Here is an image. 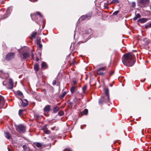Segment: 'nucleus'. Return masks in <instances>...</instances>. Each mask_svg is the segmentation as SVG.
I'll use <instances>...</instances> for the list:
<instances>
[{
	"label": "nucleus",
	"mask_w": 151,
	"mask_h": 151,
	"mask_svg": "<svg viewBox=\"0 0 151 151\" xmlns=\"http://www.w3.org/2000/svg\"><path fill=\"white\" fill-rule=\"evenodd\" d=\"M105 93L106 94L105 95V97L107 98V101H108L109 100V90L108 89L106 88L105 89Z\"/></svg>",
	"instance_id": "nucleus-12"
},
{
	"label": "nucleus",
	"mask_w": 151,
	"mask_h": 151,
	"mask_svg": "<svg viewBox=\"0 0 151 151\" xmlns=\"http://www.w3.org/2000/svg\"><path fill=\"white\" fill-rule=\"evenodd\" d=\"M44 133L45 134H49L50 133V131L48 130H46L44 131Z\"/></svg>",
	"instance_id": "nucleus-39"
},
{
	"label": "nucleus",
	"mask_w": 151,
	"mask_h": 151,
	"mask_svg": "<svg viewBox=\"0 0 151 151\" xmlns=\"http://www.w3.org/2000/svg\"><path fill=\"white\" fill-rule=\"evenodd\" d=\"M59 108L58 106H56L53 109V112L55 113H56L59 110Z\"/></svg>",
	"instance_id": "nucleus-17"
},
{
	"label": "nucleus",
	"mask_w": 151,
	"mask_h": 151,
	"mask_svg": "<svg viewBox=\"0 0 151 151\" xmlns=\"http://www.w3.org/2000/svg\"><path fill=\"white\" fill-rule=\"evenodd\" d=\"M83 34V36L84 37V38L87 39V37L89 36V35L88 34L86 33H81V35Z\"/></svg>",
	"instance_id": "nucleus-24"
},
{
	"label": "nucleus",
	"mask_w": 151,
	"mask_h": 151,
	"mask_svg": "<svg viewBox=\"0 0 151 151\" xmlns=\"http://www.w3.org/2000/svg\"><path fill=\"white\" fill-rule=\"evenodd\" d=\"M132 6L133 8L134 7L136 6L135 3V2H132Z\"/></svg>",
	"instance_id": "nucleus-43"
},
{
	"label": "nucleus",
	"mask_w": 151,
	"mask_h": 151,
	"mask_svg": "<svg viewBox=\"0 0 151 151\" xmlns=\"http://www.w3.org/2000/svg\"><path fill=\"white\" fill-rule=\"evenodd\" d=\"M119 3V1L118 0H113L111 2V4H116L118 3Z\"/></svg>",
	"instance_id": "nucleus-29"
},
{
	"label": "nucleus",
	"mask_w": 151,
	"mask_h": 151,
	"mask_svg": "<svg viewBox=\"0 0 151 151\" xmlns=\"http://www.w3.org/2000/svg\"><path fill=\"white\" fill-rule=\"evenodd\" d=\"M67 93V92L66 91H64L62 93V95L60 96V99H62L65 96Z\"/></svg>",
	"instance_id": "nucleus-20"
},
{
	"label": "nucleus",
	"mask_w": 151,
	"mask_h": 151,
	"mask_svg": "<svg viewBox=\"0 0 151 151\" xmlns=\"http://www.w3.org/2000/svg\"><path fill=\"white\" fill-rule=\"evenodd\" d=\"M5 74L3 73L2 71H0V77H1L2 78H5V77L4 76V75Z\"/></svg>",
	"instance_id": "nucleus-23"
},
{
	"label": "nucleus",
	"mask_w": 151,
	"mask_h": 151,
	"mask_svg": "<svg viewBox=\"0 0 151 151\" xmlns=\"http://www.w3.org/2000/svg\"><path fill=\"white\" fill-rule=\"evenodd\" d=\"M37 34V32H33L31 35V37L32 38H35L36 35Z\"/></svg>",
	"instance_id": "nucleus-22"
},
{
	"label": "nucleus",
	"mask_w": 151,
	"mask_h": 151,
	"mask_svg": "<svg viewBox=\"0 0 151 151\" xmlns=\"http://www.w3.org/2000/svg\"><path fill=\"white\" fill-rule=\"evenodd\" d=\"M92 13H90L86 15H83L81 16L80 18V20H88L90 18Z\"/></svg>",
	"instance_id": "nucleus-6"
},
{
	"label": "nucleus",
	"mask_w": 151,
	"mask_h": 151,
	"mask_svg": "<svg viewBox=\"0 0 151 151\" xmlns=\"http://www.w3.org/2000/svg\"><path fill=\"white\" fill-rule=\"evenodd\" d=\"M64 114V112L63 111H60L58 113V115L60 116H62Z\"/></svg>",
	"instance_id": "nucleus-26"
},
{
	"label": "nucleus",
	"mask_w": 151,
	"mask_h": 151,
	"mask_svg": "<svg viewBox=\"0 0 151 151\" xmlns=\"http://www.w3.org/2000/svg\"><path fill=\"white\" fill-rule=\"evenodd\" d=\"M47 129V125H45L44 127H42V129L44 131Z\"/></svg>",
	"instance_id": "nucleus-41"
},
{
	"label": "nucleus",
	"mask_w": 151,
	"mask_h": 151,
	"mask_svg": "<svg viewBox=\"0 0 151 151\" xmlns=\"http://www.w3.org/2000/svg\"><path fill=\"white\" fill-rule=\"evenodd\" d=\"M31 57H32V58L34 59V54L33 53H32L31 55Z\"/></svg>",
	"instance_id": "nucleus-48"
},
{
	"label": "nucleus",
	"mask_w": 151,
	"mask_h": 151,
	"mask_svg": "<svg viewBox=\"0 0 151 151\" xmlns=\"http://www.w3.org/2000/svg\"><path fill=\"white\" fill-rule=\"evenodd\" d=\"M17 94H18V95L21 96H23L22 93L20 91H17Z\"/></svg>",
	"instance_id": "nucleus-36"
},
{
	"label": "nucleus",
	"mask_w": 151,
	"mask_h": 151,
	"mask_svg": "<svg viewBox=\"0 0 151 151\" xmlns=\"http://www.w3.org/2000/svg\"><path fill=\"white\" fill-rule=\"evenodd\" d=\"M17 130L19 133H24L25 132V127L22 124L16 126Z\"/></svg>",
	"instance_id": "nucleus-3"
},
{
	"label": "nucleus",
	"mask_w": 151,
	"mask_h": 151,
	"mask_svg": "<svg viewBox=\"0 0 151 151\" xmlns=\"http://www.w3.org/2000/svg\"><path fill=\"white\" fill-rule=\"evenodd\" d=\"M149 27H151V23H148L145 26V28L147 29Z\"/></svg>",
	"instance_id": "nucleus-30"
},
{
	"label": "nucleus",
	"mask_w": 151,
	"mask_h": 151,
	"mask_svg": "<svg viewBox=\"0 0 151 151\" xmlns=\"http://www.w3.org/2000/svg\"><path fill=\"white\" fill-rule=\"evenodd\" d=\"M35 117L37 119H39L40 118V116L38 114H36L35 116Z\"/></svg>",
	"instance_id": "nucleus-42"
},
{
	"label": "nucleus",
	"mask_w": 151,
	"mask_h": 151,
	"mask_svg": "<svg viewBox=\"0 0 151 151\" xmlns=\"http://www.w3.org/2000/svg\"><path fill=\"white\" fill-rule=\"evenodd\" d=\"M40 39L39 37L37 38V45L39 44H40Z\"/></svg>",
	"instance_id": "nucleus-38"
},
{
	"label": "nucleus",
	"mask_w": 151,
	"mask_h": 151,
	"mask_svg": "<svg viewBox=\"0 0 151 151\" xmlns=\"http://www.w3.org/2000/svg\"><path fill=\"white\" fill-rule=\"evenodd\" d=\"M10 13L8 11H7L6 12V13L5 16H6L5 17H4L3 19H5L8 17V16L9 15Z\"/></svg>",
	"instance_id": "nucleus-25"
},
{
	"label": "nucleus",
	"mask_w": 151,
	"mask_h": 151,
	"mask_svg": "<svg viewBox=\"0 0 151 151\" xmlns=\"http://www.w3.org/2000/svg\"><path fill=\"white\" fill-rule=\"evenodd\" d=\"M74 45V43H72L70 47V49L72 50H73L75 49V47Z\"/></svg>",
	"instance_id": "nucleus-28"
},
{
	"label": "nucleus",
	"mask_w": 151,
	"mask_h": 151,
	"mask_svg": "<svg viewBox=\"0 0 151 151\" xmlns=\"http://www.w3.org/2000/svg\"><path fill=\"white\" fill-rule=\"evenodd\" d=\"M25 111V110L20 109L19 111V115H22V112L23 111Z\"/></svg>",
	"instance_id": "nucleus-35"
},
{
	"label": "nucleus",
	"mask_w": 151,
	"mask_h": 151,
	"mask_svg": "<svg viewBox=\"0 0 151 151\" xmlns=\"http://www.w3.org/2000/svg\"><path fill=\"white\" fill-rule=\"evenodd\" d=\"M36 146L37 147L40 148V147H41L42 145H41V143H37L36 144Z\"/></svg>",
	"instance_id": "nucleus-34"
},
{
	"label": "nucleus",
	"mask_w": 151,
	"mask_h": 151,
	"mask_svg": "<svg viewBox=\"0 0 151 151\" xmlns=\"http://www.w3.org/2000/svg\"><path fill=\"white\" fill-rule=\"evenodd\" d=\"M141 15L139 14H137L136 15V16L134 18L133 20L134 21L136 20L138 18L141 17Z\"/></svg>",
	"instance_id": "nucleus-18"
},
{
	"label": "nucleus",
	"mask_w": 151,
	"mask_h": 151,
	"mask_svg": "<svg viewBox=\"0 0 151 151\" xmlns=\"http://www.w3.org/2000/svg\"><path fill=\"white\" fill-rule=\"evenodd\" d=\"M31 16L32 19L36 22H38V18H40V19H43L42 16L41 14L39 12H37L36 14L31 15Z\"/></svg>",
	"instance_id": "nucleus-2"
},
{
	"label": "nucleus",
	"mask_w": 151,
	"mask_h": 151,
	"mask_svg": "<svg viewBox=\"0 0 151 151\" xmlns=\"http://www.w3.org/2000/svg\"><path fill=\"white\" fill-rule=\"evenodd\" d=\"M75 34H74V38L75 37Z\"/></svg>",
	"instance_id": "nucleus-55"
},
{
	"label": "nucleus",
	"mask_w": 151,
	"mask_h": 151,
	"mask_svg": "<svg viewBox=\"0 0 151 151\" xmlns=\"http://www.w3.org/2000/svg\"><path fill=\"white\" fill-rule=\"evenodd\" d=\"M87 88V86L86 85L84 86L82 88V89L83 90V92L84 93L85 90Z\"/></svg>",
	"instance_id": "nucleus-37"
},
{
	"label": "nucleus",
	"mask_w": 151,
	"mask_h": 151,
	"mask_svg": "<svg viewBox=\"0 0 151 151\" xmlns=\"http://www.w3.org/2000/svg\"><path fill=\"white\" fill-rule=\"evenodd\" d=\"M56 81L55 80H54L53 81L52 84L54 85L56 84Z\"/></svg>",
	"instance_id": "nucleus-45"
},
{
	"label": "nucleus",
	"mask_w": 151,
	"mask_h": 151,
	"mask_svg": "<svg viewBox=\"0 0 151 151\" xmlns=\"http://www.w3.org/2000/svg\"><path fill=\"white\" fill-rule=\"evenodd\" d=\"M75 91V87H72L70 89V91L72 93H73Z\"/></svg>",
	"instance_id": "nucleus-32"
},
{
	"label": "nucleus",
	"mask_w": 151,
	"mask_h": 151,
	"mask_svg": "<svg viewBox=\"0 0 151 151\" xmlns=\"http://www.w3.org/2000/svg\"><path fill=\"white\" fill-rule=\"evenodd\" d=\"M31 1L34 2L35 1H37V0H29Z\"/></svg>",
	"instance_id": "nucleus-51"
},
{
	"label": "nucleus",
	"mask_w": 151,
	"mask_h": 151,
	"mask_svg": "<svg viewBox=\"0 0 151 151\" xmlns=\"http://www.w3.org/2000/svg\"><path fill=\"white\" fill-rule=\"evenodd\" d=\"M39 59H38V58H37L35 59L36 61V62H37L39 61Z\"/></svg>",
	"instance_id": "nucleus-49"
},
{
	"label": "nucleus",
	"mask_w": 151,
	"mask_h": 151,
	"mask_svg": "<svg viewBox=\"0 0 151 151\" xmlns=\"http://www.w3.org/2000/svg\"><path fill=\"white\" fill-rule=\"evenodd\" d=\"M135 62V55L131 53H127L124 55L122 58V62L124 65L132 66Z\"/></svg>",
	"instance_id": "nucleus-1"
},
{
	"label": "nucleus",
	"mask_w": 151,
	"mask_h": 151,
	"mask_svg": "<svg viewBox=\"0 0 151 151\" xmlns=\"http://www.w3.org/2000/svg\"><path fill=\"white\" fill-rule=\"evenodd\" d=\"M147 20V19L146 18H142L138 19V21L141 23H144L146 22Z\"/></svg>",
	"instance_id": "nucleus-14"
},
{
	"label": "nucleus",
	"mask_w": 151,
	"mask_h": 151,
	"mask_svg": "<svg viewBox=\"0 0 151 151\" xmlns=\"http://www.w3.org/2000/svg\"><path fill=\"white\" fill-rule=\"evenodd\" d=\"M105 67H102L99 68L97 70H98V72H99V71L104 70H105Z\"/></svg>",
	"instance_id": "nucleus-27"
},
{
	"label": "nucleus",
	"mask_w": 151,
	"mask_h": 151,
	"mask_svg": "<svg viewBox=\"0 0 151 151\" xmlns=\"http://www.w3.org/2000/svg\"><path fill=\"white\" fill-rule=\"evenodd\" d=\"M4 133L5 136L6 138L8 139H10L11 138V136L8 132H5Z\"/></svg>",
	"instance_id": "nucleus-16"
},
{
	"label": "nucleus",
	"mask_w": 151,
	"mask_h": 151,
	"mask_svg": "<svg viewBox=\"0 0 151 151\" xmlns=\"http://www.w3.org/2000/svg\"><path fill=\"white\" fill-rule=\"evenodd\" d=\"M96 71H97V73L99 75H103L104 74V73L103 72H101V71H99V72H98V70H97Z\"/></svg>",
	"instance_id": "nucleus-31"
},
{
	"label": "nucleus",
	"mask_w": 151,
	"mask_h": 151,
	"mask_svg": "<svg viewBox=\"0 0 151 151\" xmlns=\"http://www.w3.org/2000/svg\"><path fill=\"white\" fill-rule=\"evenodd\" d=\"M114 71H111L110 73H109V75L110 76H111L114 73Z\"/></svg>",
	"instance_id": "nucleus-46"
},
{
	"label": "nucleus",
	"mask_w": 151,
	"mask_h": 151,
	"mask_svg": "<svg viewBox=\"0 0 151 151\" xmlns=\"http://www.w3.org/2000/svg\"><path fill=\"white\" fill-rule=\"evenodd\" d=\"M15 56L14 53L12 52L7 54L6 56V59L7 60H10L13 59Z\"/></svg>",
	"instance_id": "nucleus-7"
},
{
	"label": "nucleus",
	"mask_w": 151,
	"mask_h": 151,
	"mask_svg": "<svg viewBox=\"0 0 151 151\" xmlns=\"http://www.w3.org/2000/svg\"><path fill=\"white\" fill-rule=\"evenodd\" d=\"M73 83H74V84H75V81H73Z\"/></svg>",
	"instance_id": "nucleus-54"
},
{
	"label": "nucleus",
	"mask_w": 151,
	"mask_h": 151,
	"mask_svg": "<svg viewBox=\"0 0 151 151\" xmlns=\"http://www.w3.org/2000/svg\"><path fill=\"white\" fill-rule=\"evenodd\" d=\"M34 68L35 70L36 71H38L39 70L38 65L37 63H36L35 64L34 67Z\"/></svg>",
	"instance_id": "nucleus-19"
},
{
	"label": "nucleus",
	"mask_w": 151,
	"mask_h": 151,
	"mask_svg": "<svg viewBox=\"0 0 151 151\" xmlns=\"http://www.w3.org/2000/svg\"><path fill=\"white\" fill-rule=\"evenodd\" d=\"M107 99L105 97V96L102 97L101 99H100L99 100V104H101L102 103L103 101L106 102H108L109 101V99L108 101H107Z\"/></svg>",
	"instance_id": "nucleus-10"
},
{
	"label": "nucleus",
	"mask_w": 151,
	"mask_h": 151,
	"mask_svg": "<svg viewBox=\"0 0 151 151\" xmlns=\"http://www.w3.org/2000/svg\"><path fill=\"white\" fill-rule=\"evenodd\" d=\"M88 113V110L86 109H85L84 110L81 112V116L83 115H87Z\"/></svg>",
	"instance_id": "nucleus-15"
},
{
	"label": "nucleus",
	"mask_w": 151,
	"mask_h": 151,
	"mask_svg": "<svg viewBox=\"0 0 151 151\" xmlns=\"http://www.w3.org/2000/svg\"><path fill=\"white\" fill-rule=\"evenodd\" d=\"M119 12V10H118L114 12L113 14V15L115 16L116 15L118 14Z\"/></svg>",
	"instance_id": "nucleus-33"
},
{
	"label": "nucleus",
	"mask_w": 151,
	"mask_h": 151,
	"mask_svg": "<svg viewBox=\"0 0 151 151\" xmlns=\"http://www.w3.org/2000/svg\"><path fill=\"white\" fill-rule=\"evenodd\" d=\"M139 5L142 7L146 6L149 2V0H139Z\"/></svg>",
	"instance_id": "nucleus-5"
},
{
	"label": "nucleus",
	"mask_w": 151,
	"mask_h": 151,
	"mask_svg": "<svg viewBox=\"0 0 151 151\" xmlns=\"http://www.w3.org/2000/svg\"><path fill=\"white\" fill-rule=\"evenodd\" d=\"M64 151H72L70 149H65Z\"/></svg>",
	"instance_id": "nucleus-47"
},
{
	"label": "nucleus",
	"mask_w": 151,
	"mask_h": 151,
	"mask_svg": "<svg viewBox=\"0 0 151 151\" xmlns=\"http://www.w3.org/2000/svg\"><path fill=\"white\" fill-rule=\"evenodd\" d=\"M22 55L23 56V58L24 59H26L28 58L29 56V55L27 52H24L22 54Z\"/></svg>",
	"instance_id": "nucleus-13"
},
{
	"label": "nucleus",
	"mask_w": 151,
	"mask_h": 151,
	"mask_svg": "<svg viewBox=\"0 0 151 151\" xmlns=\"http://www.w3.org/2000/svg\"><path fill=\"white\" fill-rule=\"evenodd\" d=\"M37 45H38V47H40V48H42V44H40V43L38 44H37Z\"/></svg>",
	"instance_id": "nucleus-44"
},
{
	"label": "nucleus",
	"mask_w": 151,
	"mask_h": 151,
	"mask_svg": "<svg viewBox=\"0 0 151 151\" xmlns=\"http://www.w3.org/2000/svg\"><path fill=\"white\" fill-rule=\"evenodd\" d=\"M27 146L25 145H24L23 146V148L24 151H26L27 150Z\"/></svg>",
	"instance_id": "nucleus-40"
},
{
	"label": "nucleus",
	"mask_w": 151,
	"mask_h": 151,
	"mask_svg": "<svg viewBox=\"0 0 151 151\" xmlns=\"http://www.w3.org/2000/svg\"><path fill=\"white\" fill-rule=\"evenodd\" d=\"M4 82H3V84L4 85Z\"/></svg>",
	"instance_id": "nucleus-53"
},
{
	"label": "nucleus",
	"mask_w": 151,
	"mask_h": 151,
	"mask_svg": "<svg viewBox=\"0 0 151 151\" xmlns=\"http://www.w3.org/2000/svg\"><path fill=\"white\" fill-rule=\"evenodd\" d=\"M20 100L22 101L21 105L23 107H25L28 105V102L26 99L22 100V99H20Z\"/></svg>",
	"instance_id": "nucleus-9"
},
{
	"label": "nucleus",
	"mask_w": 151,
	"mask_h": 151,
	"mask_svg": "<svg viewBox=\"0 0 151 151\" xmlns=\"http://www.w3.org/2000/svg\"><path fill=\"white\" fill-rule=\"evenodd\" d=\"M42 68H47V65L46 63L44 62H43L42 63Z\"/></svg>",
	"instance_id": "nucleus-21"
},
{
	"label": "nucleus",
	"mask_w": 151,
	"mask_h": 151,
	"mask_svg": "<svg viewBox=\"0 0 151 151\" xmlns=\"http://www.w3.org/2000/svg\"><path fill=\"white\" fill-rule=\"evenodd\" d=\"M14 84L13 80L10 79L9 80V89H12L13 87Z\"/></svg>",
	"instance_id": "nucleus-11"
},
{
	"label": "nucleus",
	"mask_w": 151,
	"mask_h": 151,
	"mask_svg": "<svg viewBox=\"0 0 151 151\" xmlns=\"http://www.w3.org/2000/svg\"><path fill=\"white\" fill-rule=\"evenodd\" d=\"M5 104V101L4 97L0 96V109L2 108Z\"/></svg>",
	"instance_id": "nucleus-8"
},
{
	"label": "nucleus",
	"mask_w": 151,
	"mask_h": 151,
	"mask_svg": "<svg viewBox=\"0 0 151 151\" xmlns=\"http://www.w3.org/2000/svg\"><path fill=\"white\" fill-rule=\"evenodd\" d=\"M8 150L9 151H12V150H11L10 149H9L8 148Z\"/></svg>",
	"instance_id": "nucleus-52"
},
{
	"label": "nucleus",
	"mask_w": 151,
	"mask_h": 151,
	"mask_svg": "<svg viewBox=\"0 0 151 151\" xmlns=\"http://www.w3.org/2000/svg\"><path fill=\"white\" fill-rule=\"evenodd\" d=\"M81 30V28H80V29H78V32L79 34H81L80 31Z\"/></svg>",
	"instance_id": "nucleus-50"
},
{
	"label": "nucleus",
	"mask_w": 151,
	"mask_h": 151,
	"mask_svg": "<svg viewBox=\"0 0 151 151\" xmlns=\"http://www.w3.org/2000/svg\"><path fill=\"white\" fill-rule=\"evenodd\" d=\"M51 106L50 105H47L45 106L43 109L44 114L46 116H48V113L50 111Z\"/></svg>",
	"instance_id": "nucleus-4"
}]
</instances>
